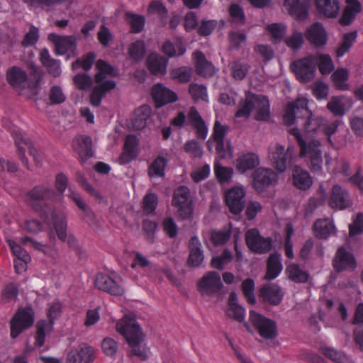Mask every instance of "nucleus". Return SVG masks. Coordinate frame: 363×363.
Returning <instances> with one entry per match:
<instances>
[{"label":"nucleus","instance_id":"f257e3e1","mask_svg":"<svg viewBox=\"0 0 363 363\" xmlns=\"http://www.w3.org/2000/svg\"><path fill=\"white\" fill-rule=\"evenodd\" d=\"M116 328V331L123 335L128 344L130 356H135L142 361H145L149 358L150 351L144 342L145 335L133 314L125 315L117 322Z\"/></svg>","mask_w":363,"mask_h":363},{"label":"nucleus","instance_id":"f03ea898","mask_svg":"<svg viewBox=\"0 0 363 363\" xmlns=\"http://www.w3.org/2000/svg\"><path fill=\"white\" fill-rule=\"evenodd\" d=\"M308 100L303 96L296 99L294 102L289 103L286 107L283 116L284 121L287 125H292L295 123L296 116L306 118L303 127L308 133L315 132L322 127L324 119L322 117H315L308 108Z\"/></svg>","mask_w":363,"mask_h":363},{"label":"nucleus","instance_id":"7ed1b4c3","mask_svg":"<svg viewBox=\"0 0 363 363\" xmlns=\"http://www.w3.org/2000/svg\"><path fill=\"white\" fill-rule=\"evenodd\" d=\"M96 73L94 77L96 86L90 96V103L92 106H100L103 97L107 92L116 87V82L108 79V77L117 75L116 69L103 60H99L96 63Z\"/></svg>","mask_w":363,"mask_h":363},{"label":"nucleus","instance_id":"20e7f679","mask_svg":"<svg viewBox=\"0 0 363 363\" xmlns=\"http://www.w3.org/2000/svg\"><path fill=\"white\" fill-rule=\"evenodd\" d=\"M269 108V101L266 96L247 91L245 99L239 104L235 117L248 118L252 111H254L257 121H266L270 118Z\"/></svg>","mask_w":363,"mask_h":363},{"label":"nucleus","instance_id":"39448f33","mask_svg":"<svg viewBox=\"0 0 363 363\" xmlns=\"http://www.w3.org/2000/svg\"><path fill=\"white\" fill-rule=\"evenodd\" d=\"M187 122L196 130V137L205 140L208 133V125L194 106H191L187 116L184 112H179L171 121L174 126L182 128Z\"/></svg>","mask_w":363,"mask_h":363},{"label":"nucleus","instance_id":"423d86ee","mask_svg":"<svg viewBox=\"0 0 363 363\" xmlns=\"http://www.w3.org/2000/svg\"><path fill=\"white\" fill-rule=\"evenodd\" d=\"M3 124L8 130L11 132V135L15 141V144L18 148V153L22 163L28 167V160L25 157V148H28L29 150V153L31 156H33V160L37 164H39L41 161V158L38 153L36 149L33 147L30 139L24 135L20 130H18L16 127H13L10 123V121L7 119L3 120Z\"/></svg>","mask_w":363,"mask_h":363},{"label":"nucleus","instance_id":"0eeeda50","mask_svg":"<svg viewBox=\"0 0 363 363\" xmlns=\"http://www.w3.org/2000/svg\"><path fill=\"white\" fill-rule=\"evenodd\" d=\"M6 79L9 84L21 95L30 98L36 94L35 87L30 86L25 70L16 66L8 69Z\"/></svg>","mask_w":363,"mask_h":363},{"label":"nucleus","instance_id":"6e6552de","mask_svg":"<svg viewBox=\"0 0 363 363\" xmlns=\"http://www.w3.org/2000/svg\"><path fill=\"white\" fill-rule=\"evenodd\" d=\"M172 205L176 208L177 216L182 219H190L192 217V201L189 188L182 186L174 191Z\"/></svg>","mask_w":363,"mask_h":363},{"label":"nucleus","instance_id":"1a4fd4ad","mask_svg":"<svg viewBox=\"0 0 363 363\" xmlns=\"http://www.w3.org/2000/svg\"><path fill=\"white\" fill-rule=\"evenodd\" d=\"M321 143L318 140H312L308 143L305 142L299 147V157H308L311 163V169L315 172H320L323 167V157Z\"/></svg>","mask_w":363,"mask_h":363},{"label":"nucleus","instance_id":"9d476101","mask_svg":"<svg viewBox=\"0 0 363 363\" xmlns=\"http://www.w3.org/2000/svg\"><path fill=\"white\" fill-rule=\"evenodd\" d=\"M316 56L309 55L291 63V69L301 82H308L315 77Z\"/></svg>","mask_w":363,"mask_h":363},{"label":"nucleus","instance_id":"9b49d317","mask_svg":"<svg viewBox=\"0 0 363 363\" xmlns=\"http://www.w3.org/2000/svg\"><path fill=\"white\" fill-rule=\"evenodd\" d=\"M34 321V312L30 307L20 308L11 323V336L16 338L24 330L31 326Z\"/></svg>","mask_w":363,"mask_h":363},{"label":"nucleus","instance_id":"f8f14e48","mask_svg":"<svg viewBox=\"0 0 363 363\" xmlns=\"http://www.w3.org/2000/svg\"><path fill=\"white\" fill-rule=\"evenodd\" d=\"M250 320L262 337L273 339L277 336V325L274 321L254 311L250 312Z\"/></svg>","mask_w":363,"mask_h":363},{"label":"nucleus","instance_id":"ddd939ff","mask_svg":"<svg viewBox=\"0 0 363 363\" xmlns=\"http://www.w3.org/2000/svg\"><path fill=\"white\" fill-rule=\"evenodd\" d=\"M246 244L249 249L258 254H264L272 248V240L261 236L257 229H250L245 234Z\"/></svg>","mask_w":363,"mask_h":363},{"label":"nucleus","instance_id":"4468645a","mask_svg":"<svg viewBox=\"0 0 363 363\" xmlns=\"http://www.w3.org/2000/svg\"><path fill=\"white\" fill-rule=\"evenodd\" d=\"M291 157L289 147L286 151L284 146L278 143L269 147V158L276 169L281 173L286 169Z\"/></svg>","mask_w":363,"mask_h":363},{"label":"nucleus","instance_id":"2eb2a0df","mask_svg":"<svg viewBox=\"0 0 363 363\" xmlns=\"http://www.w3.org/2000/svg\"><path fill=\"white\" fill-rule=\"evenodd\" d=\"M245 191L242 186H235L225 194V201L231 213L239 214L244 208Z\"/></svg>","mask_w":363,"mask_h":363},{"label":"nucleus","instance_id":"dca6fc26","mask_svg":"<svg viewBox=\"0 0 363 363\" xmlns=\"http://www.w3.org/2000/svg\"><path fill=\"white\" fill-rule=\"evenodd\" d=\"M222 286L220 277L215 272L206 273L198 284L199 291L202 295L206 296L218 292Z\"/></svg>","mask_w":363,"mask_h":363},{"label":"nucleus","instance_id":"f3484780","mask_svg":"<svg viewBox=\"0 0 363 363\" xmlns=\"http://www.w3.org/2000/svg\"><path fill=\"white\" fill-rule=\"evenodd\" d=\"M277 174L271 169L258 168L254 172L253 184L257 191L262 192L267 187L277 183Z\"/></svg>","mask_w":363,"mask_h":363},{"label":"nucleus","instance_id":"a211bd4d","mask_svg":"<svg viewBox=\"0 0 363 363\" xmlns=\"http://www.w3.org/2000/svg\"><path fill=\"white\" fill-rule=\"evenodd\" d=\"M151 93L157 108L178 100L177 94L162 84H155L152 88Z\"/></svg>","mask_w":363,"mask_h":363},{"label":"nucleus","instance_id":"6ab92c4d","mask_svg":"<svg viewBox=\"0 0 363 363\" xmlns=\"http://www.w3.org/2000/svg\"><path fill=\"white\" fill-rule=\"evenodd\" d=\"M48 39L55 47V52L59 55L67 52H73L77 47V39L74 35L62 36L56 33H50Z\"/></svg>","mask_w":363,"mask_h":363},{"label":"nucleus","instance_id":"aec40b11","mask_svg":"<svg viewBox=\"0 0 363 363\" xmlns=\"http://www.w3.org/2000/svg\"><path fill=\"white\" fill-rule=\"evenodd\" d=\"M95 286L99 289L114 296H121L125 293V289L121 285L109 276L103 274L96 276Z\"/></svg>","mask_w":363,"mask_h":363},{"label":"nucleus","instance_id":"412c9836","mask_svg":"<svg viewBox=\"0 0 363 363\" xmlns=\"http://www.w3.org/2000/svg\"><path fill=\"white\" fill-rule=\"evenodd\" d=\"M334 268L339 272L343 270H354L357 267L353 255L344 247H340L333 260Z\"/></svg>","mask_w":363,"mask_h":363},{"label":"nucleus","instance_id":"4be33fe9","mask_svg":"<svg viewBox=\"0 0 363 363\" xmlns=\"http://www.w3.org/2000/svg\"><path fill=\"white\" fill-rule=\"evenodd\" d=\"M53 225L57 235L62 241H67L70 246L75 244V238L72 235L67 237V220L65 215L62 212H53L52 213Z\"/></svg>","mask_w":363,"mask_h":363},{"label":"nucleus","instance_id":"5701e85b","mask_svg":"<svg viewBox=\"0 0 363 363\" xmlns=\"http://www.w3.org/2000/svg\"><path fill=\"white\" fill-rule=\"evenodd\" d=\"M55 195L50 187L41 185L33 188L26 196L27 202L33 208H36L40 201L52 199Z\"/></svg>","mask_w":363,"mask_h":363},{"label":"nucleus","instance_id":"b1692460","mask_svg":"<svg viewBox=\"0 0 363 363\" xmlns=\"http://www.w3.org/2000/svg\"><path fill=\"white\" fill-rule=\"evenodd\" d=\"M305 35L306 39L317 47L323 46L327 43V33L320 23H315L309 26Z\"/></svg>","mask_w":363,"mask_h":363},{"label":"nucleus","instance_id":"393cba45","mask_svg":"<svg viewBox=\"0 0 363 363\" xmlns=\"http://www.w3.org/2000/svg\"><path fill=\"white\" fill-rule=\"evenodd\" d=\"M317 12L326 18H336L340 12L339 0H314Z\"/></svg>","mask_w":363,"mask_h":363},{"label":"nucleus","instance_id":"a878e982","mask_svg":"<svg viewBox=\"0 0 363 363\" xmlns=\"http://www.w3.org/2000/svg\"><path fill=\"white\" fill-rule=\"evenodd\" d=\"M91 143V139L85 135L77 137L73 140V149L78 155L82 163L93 155Z\"/></svg>","mask_w":363,"mask_h":363},{"label":"nucleus","instance_id":"bb28decb","mask_svg":"<svg viewBox=\"0 0 363 363\" xmlns=\"http://www.w3.org/2000/svg\"><path fill=\"white\" fill-rule=\"evenodd\" d=\"M351 205L347 192L340 185L337 184L333 187L332 194L330 199V206L333 208L342 210Z\"/></svg>","mask_w":363,"mask_h":363},{"label":"nucleus","instance_id":"cd10ccee","mask_svg":"<svg viewBox=\"0 0 363 363\" xmlns=\"http://www.w3.org/2000/svg\"><path fill=\"white\" fill-rule=\"evenodd\" d=\"M292 182L296 188L304 191L309 189L313 184V179L309 173L298 165L293 168Z\"/></svg>","mask_w":363,"mask_h":363},{"label":"nucleus","instance_id":"c85d7f7f","mask_svg":"<svg viewBox=\"0 0 363 363\" xmlns=\"http://www.w3.org/2000/svg\"><path fill=\"white\" fill-rule=\"evenodd\" d=\"M314 235L319 239H328L336 234V228L329 218L317 220L313 227Z\"/></svg>","mask_w":363,"mask_h":363},{"label":"nucleus","instance_id":"c756f323","mask_svg":"<svg viewBox=\"0 0 363 363\" xmlns=\"http://www.w3.org/2000/svg\"><path fill=\"white\" fill-rule=\"evenodd\" d=\"M150 72L154 75H164L167 72L168 60L156 54H150L146 60Z\"/></svg>","mask_w":363,"mask_h":363},{"label":"nucleus","instance_id":"7c9ffc66","mask_svg":"<svg viewBox=\"0 0 363 363\" xmlns=\"http://www.w3.org/2000/svg\"><path fill=\"white\" fill-rule=\"evenodd\" d=\"M259 164V157L252 152L242 153L238 156L235 161L237 170L244 174L258 166Z\"/></svg>","mask_w":363,"mask_h":363},{"label":"nucleus","instance_id":"2f4dec72","mask_svg":"<svg viewBox=\"0 0 363 363\" xmlns=\"http://www.w3.org/2000/svg\"><path fill=\"white\" fill-rule=\"evenodd\" d=\"M193 58L195 60L196 70L200 75L208 77L215 74L216 69L213 65L206 59L201 52H194Z\"/></svg>","mask_w":363,"mask_h":363},{"label":"nucleus","instance_id":"473e14b6","mask_svg":"<svg viewBox=\"0 0 363 363\" xmlns=\"http://www.w3.org/2000/svg\"><path fill=\"white\" fill-rule=\"evenodd\" d=\"M260 295L265 301L274 305L279 304L283 298L281 288L274 284L263 286L260 290Z\"/></svg>","mask_w":363,"mask_h":363},{"label":"nucleus","instance_id":"72a5a7b5","mask_svg":"<svg viewBox=\"0 0 363 363\" xmlns=\"http://www.w3.org/2000/svg\"><path fill=\"white\" fill-rule=\"evenodd\" d=\"M40 57L43 65L46 68L50 74L53 77L60 76L62 73L60 62L59 60L52 58L47 49L41 50Z\"/></svg>","mask_w":363,"mask_h":363},{"label":"nucleus","instance_id":"f704fd0d","mask_svg":"<svg viewBox=\"0 0 363 363\" xmlns=\"http://www.w3.org/2000/svg\"><path fill=\"white\" fill-rule=\"evenodd\" d=\"M151 115V108L149 106H142L137 108L131 119V127L135 130H142L147 124V120Z\"/></svg>","mask_w":363,"mask_h":363},{"label":"nucleus","instance_id":"c9c22d12","mask_svg":"<svg viewBox=\"0 0 363 363\" xmlns=\"http://www.w3.org/2000/svg\"><path fill=\"white\" fill-rule=\"evenodd\" d=\"M21 242L26 245H30L33 249L42 252L45 255L52 259H56L58 257L57 250L54 245H44L29 237L21 238Z\"/></svg>","mask_w":363,"mask_h":363},{"label":"nucleus","instance_id":"e433bc0d","mask_svg":"<svg viewBox=\"0 0 363 363\" xmlns=\"http://www.w3.org/2000/svg\"><path fill=\"white\" fill-rule=\"evenodd\" d=\"M281 255L278 253L272 254L267 261V269L264 279L272 280L279 276L282 271Z\"/></svg>","mask_w":363,"mask_h":363},{"label":"nucleus","instance_id":"4c0bfd02","mask_svg":"<svg viewBox=\"0 0 363 363\" xmlns=\"http://www.w3.org/2000/svg\"><path fill=\"white\" fill-rule=\"evenodd\" d=\"M204 255L201 250V244L196 237L191 239L190 254L188 259V264L191 267H199L203 262Z\"/></svg>","mask_w":363,"mask_h":363},{"label":"nucleus","instance_id":"58836bf2","mask_svg":"<svg viewBox=\"0 0 363 363\" xmlns=\"http://www.w3.org/2000/svg\"><path fill=\"white\" fill-rule=\"evenodd\" d=\"M325 166L328 171L334 174L347 175L350 169L349 164L345 160H333L328 154H325Z\"/></svg>","mask_w":363,"mask_h":363},{"label":"nucleus","instance_id":"ea45409f","mask_svg":"<svg viewBox=\"0 0 363 363\" xmlns=\"http://www.w3.org/2000/svg\"><path fill=\"white\" fill-rule=\"evenodd\" d=\"M347 6L340 18V24L347 26L351 23L357 13L361 11V4L357 0H347Z\"/></svg>","mask_w":363,"mask_h":363},{"label":"nucleus","instance_id":"a19ab883","mask_svg":"<svg viewBox=\"0 0 363 363\" xmlns=\"http://www.w3.org/2000/svg\"><path fill=\"white\" fill-rule=\"evenodd\" d=\"M137 138L133 135H128L124 144V152L121 156V162H129L137 155Z\"/></svg>","mask_w":363,"mask_h":363},{"label":"nucleus","instance_id":"79ce46f5","mask_svg":"<svg viewBox=\"0 0 363 363\" xmlns=\"http://www.w3.org/2000/svg\"><path fill=\"white\" fill-rule=\"evenodd\" d=\"M284 6L289 14L296 18H304L307 16V9L301 0H285Z\"/></svg>","mask_w":363,"mask_h":363},{"label":"nucleus","instance_id":"37998d69","mask_svg":"<svg viewBox=\"0 0 363 363\" xmlns=\"http://www.w3.org/2000/svg\"><path fill=\"white\" fill-rule=\"evenodd\" d=\"M286 272L289 279L296 283H306L309 279L308 272L297 264L293 263L287 266Z\"/></svg>","mask_w":363,"mask_h":363},{"label":"nucleus","instance_id":"c03bdc74","mask_svg":"<svg viewBox=\"0 0 363 363\" xmlns=\"http://www.w3.org/2000/svg\"><path fill=\"white\" fill-rule=\"evenodd\" d=\"M266 31L274 43H280L287 30L286 26L283 23H273L266 26Z\"/></svg>","mask_w":363,"mask_h":363},{"label":"nucleus","instance_id":"a18cd8bd","mask_svg":"<svg viewBox=\"0 0 363 363\" xmlns=\"http://www.w3.org/2000/svg\"><path fill=\"white\" fill-rule=\"evenodd\" d=\"M162 51L169 57L183 55L186 48L181 40L177 39L174 42L166 41L162 45Z\"/></svg>","mask_w":363,"mask_h":363},{"label":"nucleus","instance_id":"49530a36","mask_svg":"<svg viewBox=\"0 0 363 363\" xmlns=\"http://www.w3.org/2000/svg\"><path fill=\"white\" fill-rule=\"evenodd\" d=\"M348 77L349 72L345 68L337 69L331 76L335 87L340 90H347L349 89Z\"/></svg>","mask_w":363,"mask_h":363},{"label":"nucleus","instance_id":"de8ad7c7","mask_svg":"<svg viewBox=\"0 0 363 363\" xmlns=\"http://www.w3.org/2000/svg\"><path fill=\"white\" fill-rule=\"evenodd\" d=\"M167 164V160L162 156H158L149 166L148 175L151 178L162 177Z\"/></svg>","mask_w":363,"mask_h":363},{"label":"nucleus","instance_id":"09e8293b","mask_svg":"<svg viewBox=\"0 0 363 363\" xmlns=\"http://www.w3.org/2000/svg\"><path fill=\"white\" fill-rule=\"evenodd\" d=\"M323 354L336 363H352L351 358L345 352L338 351L333 347H323Z\"/></svg>","mask_w":363,"mask_h":363},{"label":"nucleus","instance_id":"8fccbe9b","mask_svg":"<svg viewBox=\"0 0 363 363\" xmlns=\"http://www.w3.org/2000/svg\"><path fill=\"white\" fill-rule=\"evenodd\" d=\"M229 127L220 123L218 120H216L213 125V132L212 137L218 143L216 150L219 151L223 147V140L225 134L228 133Z\"/></svg>","mask_w":363,"mask_h":363},{"label":"nucleus","instance_id":"3c124183","mask_svg":"<svg viewBox=\"0 0 363 363\" xmlns=\"http://www.w3.org/2000/svg\"><path fill=\"white\" fill-rule=\"evenodd\" d=\"M145 52V44L143 40H138L132 43L128 48V55L135 61L142 60Z\"/></svg>","mask_w":363,"mask_h":363},{"label":"nucleus","instance_id":"603ef678","mask_svg":"<svg viewBox=\"0 0 363 363\" xmlns=\"http://www.w3.org/2000/svg\"><path fill=\"white\" fill-rule=\"evenodd\" d=\"M327 108L335 116H343L345 113V98L333 96L327 104Z\"/></svg>","mask_w":363,"mask_h":363},{"label":"nucleus","instance_id":"864d4df0","mask_svg":"<svg viewBox=\"0 0 363 363\" xmlns=\"http://www.w3.org/2000/svg\"><path fill=\"white\" fill-rule=\"evenodd\" d=\"M30 7L36 9L41 8H50L54 5L67 4L69 6L72 3V0H23Z\"/></svg>","mask_w":363,"mask_h":363},{"label":"nucleus","instance_id":"5fc2aeb1","mask_svg":"<svg viewBox=\"0 0 363 363\" xmlns=\"http://www.w3.org/2000/svg\"><path fill=\"white\" fill-rule=\"evenodd\" d=\"M189 93L196 102L199 101H208L207 90L206 86L202 84H191L189 86Z\"/></svg>","mask_w":363,"mask_h":363},{"label":"nucleus","instance_id":"6e6d98bb","mask_svg":"<svg viewBox=\"0 0 363 363\" xmlns=\"http://www.w3.org/2000/svg\"><path fill=\"white\" fill-rule=\"evenodd\" d=\"M125 18L131 28V32L138 33L143 30L145 26V20L144 16L127 13Z\"/></svg>","mask_w":363,"mask_h":363},{"label":"nucleus","instance_id":"4d7b16f0","mask_svg":"<svg viewBox=\"0 0 363 363\" xmlns=\"http://www.w3.org/2000/svg\"><path fill=\"white\" fill-rule=\"evenodd\" d=\"M357 38L356 33H348L344 35L342 42L336 50V55L337 57H342L347 53Z\"/></svg>","mask_w":363,"mask_h":363},{"label":"nucleus","instance_id":"13d9d810","mask_svg":"<svg viewBox=\"0 0 363 363\" xmlns=\"http://www.w3.org/2000/svg\"><path fill=\"white\" fill-rule=\"evenodd\" d=\"M318 62V69L323 74L330 73L335 66L331 57L327 54H320L316 57V63Z\"/></svg>","mask_w":363,"mask_h":363},{"label":"nucleus","instance_id":"bf43d9fd","mask_svg":"<svg viewBox=\"0 0 363 363\" xmlns=\"http://www.w3.org/2000/svg\"><path fill=\"white\" fill-rule=\"evenodd\" d=\"M170 77L182 83H186L191 80V69L188 67H180L170 71Z\"/></svg>","mask_w":363,"mask_h":363},{"label":"nucleus","instance_id":"052dcab7","mask_svg":"<svg viewBox=\"0 0 363 363\" xmlns=\"http://www.w3.org/2000/svg\"><path fill=\"white\" fill-rule=\"evenodd\" d=\"M304 42L303 33L298 30H294L291 35L284 39L286 45L292 50H299Z\"/></svg>","mask_w":363,"mask_h":363},{"label":"nucleus","instance_id":"680f3d73","mask_svg":"<svg viewBox=\"0 0 363 363\" xmlns=\"http://www.w3.org/2000/svg\"><path fill=\"white\" fill-rule=\"evenodd\" d=\"M233 259V255L228 250H225L223 253L214 257L211 260V266L217 269H222L230 263Z\"/></svg>","mask_w":363,"mask_h":363},{"label":"nucleus","instance_id":"e2e57ef3","mask_svg":"<svg viewBox=\"0 0 363 363\" xmlns=\"http://www.w3.org/2000/svg\"><path fill=\"white\" fill-rule=\"evenodd\" d=\"M96 59V55L94 52H89L82 58H79L72 63V67L76 69L79 67L83 68L84 70H89Z\"/></svg>","mask_w":363,"mask_h":363},{"label":"nucleus","instance_id":"0e129e2a","mask_svg":"<svg viewBox=\"0 0 363 363\" xmlns=\"http://www.w3.org/2000/svg\"><path fill=\"white\" fill-rule=\"evenodd\" d=\"M77 182L86 192L94 196L98 202L102 203L104 201L101 193L99 191L95 189L91 185H90L83 175L79 174L78 176Z\"/></svg>","mask_w":363,"mask_h":363},{"label":"nucleus","instance_id":"69168bd1","mask_svg":"<svg viewBox=\"0 0 363 363\" xmlns=\"http://www.w3.org/2000/svg\"><path fill=\"white\" fill-rule=\"evenodd\" d=\"M51 325H48L45 320H40L37 323V333L35 336V345L38 347L43 346L45 342V333L51 331Z\"/></svg>","mask_w":363,"mask_h":363},{"label":"nucleus","instance_id":"338daca9","mask_svg":"<svg viewBox=\"0 0 363 363\" xmlns=\"http://www.w3.org/2000/svg\"><path fill=\"white\" fill-rule=\"evenodd\" d=\"M214 171L217 179L221 183L229 182L233 174V169L223 167L218 163L215 164Z\"/></svg>","mask_w":363,"mask_h":363},{"label":"nucleus","instance_id":"774afa93","mask_svg":"<svg viewBox=\"0 0 363 363\" xmlns=\"http://www.w3.org/2000/svg\"><path fill=\"white\" fill-rule=\"evenodd\" d=\"M75 86L80 90L89 89L93 83L91 77L85 73L77 74L73 79Z\"/></svg>","mask_w":363,"mask_h":363}]
</instances>
